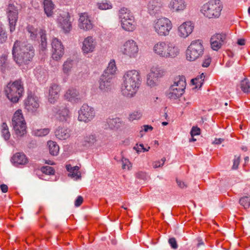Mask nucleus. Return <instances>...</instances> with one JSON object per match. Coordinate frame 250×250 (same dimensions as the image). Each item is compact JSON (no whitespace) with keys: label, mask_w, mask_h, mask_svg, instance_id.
<instances>
[{"label":"nucleus","mask_w":250,"mask_h":250,"mask_svg":"<svg viewBox=\"0 0 250 250\" xmlns=\"http://www.w3.org/2000/svg\"><path fill=\"white\" fill-rule=\"evenodd\" d=\"M12 55L18 65L28 64L35 55V49L33 45L26 41H16L13 46Z\"/></svg>","instance_id":"f257e3e1"},{"label":"nucleus","mask_w":250,"mask_h":250,"mask_svg":"<svg viewBox=\"0 0 250 250\" xmlns=\"http://www.w3.org/2000/svg\"><path fill=\"white\" fill-rule=\"evenodd\" d=\"M141 77L139 72L136 70L125 72L123 77L121 86L122 94L125 97H134L140 86Z\"/></svg>","instance_id":"f03ea898"},{"label":"nucleus","mask_w":250,"mask_h":250,"mask_svg":"<svg viewBox=\"0 0 250 250\" xmlns=\"http://www.w3.org/2000/svg\"><path fill=\"white\" fill-rule=\"evenodd\" d=\"M156 55L163 58H174L179 54V49L173 43L166 42H159L153 48Z\"/></svg>","instance_id":"7ed1b4c3"},{"label":"nucleus","mask_w":250,"mask_h":250,"mask_svg":"<svg viewBox=\"0 0 250 250\" xmlns=\"http://www.w3.org/2000/svg\"><path fill=\"white\" fill-rule=\"evenodd\" d=\"M223 9V4L220 0H209L201 7V12L208 19H217Z\"/></svg>","instance_id":"20e7f679"},{"label":"nucleus","mask_w":250,"mask_h":250,"mask_svg":"<svg viewBox=\"0 0 250 250\" xmlns=\"http://www.w3.org/2000/svg\"><path fill=\"white\" fill-rule=\"evenodd\" d=\"M4 92L7 98L12 103H17L23 93V87L21 80L9 83L4 88Z\"/></svg>","instance_id":"39448f33"},{"label":"nucleus","mask_w":250,"mask_h":250,"mask_svg":"<svg viewBox=\"0 0 250 250\" xmlns=\"http://www.w3.org/2000/svg\"><path fill=\"white\" fill-rule=\"evenodd\" d=\"M12 125L18 137H22L26 133V123L21 110H18L14 113L12 119Z\"/></svg>","instance_id":"423d86ee"},{"label":"nucleus","mask_w":250,"mask_h":250,"mask_svg":"<svg viewBox=\"0 0 250 250\" xmlns=\"http://www.w3.org/2000/svg\"><path fill=\"white\" fill-rule=\"evenodd\" d=\"M204 49L201 41L198 40L193 41L186 51L187 60L189 61H195L203 55Z\"/></svg>","instance_id":"0eeeda50"},{"label":"nucleus","mask_w":250,"mask_h":250,"mask_svg":"<svg viewBox=\"0 0 250 250\" xmlns=\"http://www.w3.org/2000/svg\"><path fill=\"white\" fill-rule=\"evenodd\" d=\"M172 24L171 21L167 18H161L154 21L155 31L161 36H167L172 29Z\"/></svg>","instance_id":"6e6552de"},{"label":"nucleus","mask_w":250,"mask_h":250,"mask_svg":"<svg viewBox=\"0 0 250 250\" xmlns=\"http://www.w3.org/2000/svg\"><path fill=\"white\" fill-rule=\"evenodd\" d=\"M78 113V120L84 123H88L92 121L95 115L94 108L87 104H83Z\"/></svg>","instance_id":"1a4fd4ad"},{"label":"nucleus","mask_w":250,"mask_h":250,"mask_svg":"<svg viewBox=\"0 0 250 250\" xmlns=\"http://www.w3.org/2000/svg\"><path fill=\"white\" fill-rule=\"evenodd\" d=\"M6 13L9 21L10 31L12 33L15 30V26L18 19V10L15 6L10 4L7 8Z\"/></svg>","instance_id":"9d476101"},{"label":"nucleus","mask_w":250,"mask_h":250,"mask_svg":"<svg viewBox=\"0 0 250 250\" xmlns=\"http://www.w3.org/2000/svg\"><path fill=\"white\" fill-rule=\"evenodd\" d=\"M52 111L60 121H67L70 116L69 110L64 104H60L54 106Z\"/></svg>","instance_id":"9b49d317"},{"label":"nucleus","mask_w":250,"mask_h":250,"mask_svg":"<svg viewBox=\"0 0 250 250\" xmlns=\"http://www.w3.org/2000/svg\"><path fill=\"white\" fill-rule=\"evenodd\" d=\"M123 54L130 58L135 57L138 52V47L136 43L132 40L126 41L122 48Z\"/></svg>","instance_id":"f8f14e48"},{"label":"nucleus","mask_w":250,"mask_h":250,"mask_svg":"<svg viewBox=\"0 0 250 250\" xmlns=\"http://www.w3.org/2000/svg\"><path fill=\"white\" fill-rule=\"evenodd\" d=\"M52 58L58 61L64 54V47L61 41L57 38H54L52 42Z\"/></svg>","instance_id":"ddd939ff"},{"label":"nucleus","mask_w":250,"mask_h":250,"mask_svg":"<svg viewBox=\"0 0 250 250\" xmlns=\"http://www.w3.org/2000/svg\"><path fill=\"white\" fill-rule=\"evenodd\" d=\"M226 35L225 33L216 34L210 39L211 48L215 51L218 50L225 42Z\"/></svg>","instance_id":"4468645a"},{"label":"nucleus","mask_w":250,"mask_h":250,"mask_svg":"<svg viewBox=\"0 0 250 250\" xmlns=\"http://www.w3.org/2000/svg\"><path fill=\"white\" fill-rule=\"evenodd\" d=\"M64 97L68 101L76 104L81 102L83 98V94H80L76 89L73 88L66 91Z\"/></svg>","instance_id":"2eb2a0df"},{"label":"nucleus","mask_w":250,"mask_h":250,"mask_svg":"<svg viewBox=\"0 0 250 250\" xmlns=\"http://www.w3.org/2000/svg\"><path fill=\"white\" fill-rule=\"evenodd\" d=\"M70 18L68 13L64 12L62 14H60L58 18V23L65 33L69 32L72 28Z\"/></svg>","instance_id":"dca6fc26"},{"label":"nucleus","mask_w":250,"mask_h":250,"mask_svg":"<svg viewBox=\"0 0 250 250\" xmlns=\"http://www.w3.org/2000/svg\"><path fill=\"white\" fill-rule=\"evenodd\" d=\"M96 46L95 40L91 36L85 38L83 42L82 46L83 52L85 54H88L94 51Z\"/></svg>","instance_id":"f3484780"},{"label":"nucleus","mask_w":250,"mask_h":250,"mask_svg":"<svg viewBox=\"0 0 250 250\" xmlns=\"http://www.w3.org/2000/svg\"><path fill=\"white\" fill-rule=\"evenodd\" d=\"M193 28L194 25L191 21H186L179 27L178 35L182 38H186L192 32Z\"/></svg>","instance_id":"a211bd4d"},{"label":"nucleus","mask_w":250,"mask_h":250,"mask_svg":"<svg viewBox=\"0 0 250 250\" xmlns=\"http://www.w3.org/2000/svg\"><path fill=\"white\" fill-rule=\"evenodd\" d=\"M25 105L29 111L33 112L36 111L40 106L38 97L34 95H29L25 102Z\"/></svg>","instance_id":"6ab92c4d"},{"label":"nucleus","mask_w":250,"mask_h":250,"mask_svg":"<svg viewBox=\"0 0 250 250\" xmlns=\"http://www.w3.org/2000/svg\"><path fill=\"white\" fill-rule=\"evenodd\" d=\"M79 27L84 31L89 30L92 28L93 24L87 13H83L80 15L79 20Z\"/></svg>","instance_id":"aec40b11"},{"label":"nucleus","mask_w":250,"mask_h":250,"mask_svg":"<svg viewBox=\"0 0 250 250\" xmlns=\"http://www.w3.org/2000/svg\"><path fill=\"white\" fill-rule=\"evenodd\" d=\"M111 78L104 74L101 76L99 80V89L103 92H107L111 89Z\"/></svg>","instance_id":"412c9836"},{"label":"nucleus","mask_w":250,"mask_h":250,"mask_svg":"<svg viewBox=\"0 0 250 250\" xmlns=\"http://www.w3.org/2000/svg\"><path fill=\"white\" fill-rule=\"evenodd\" d=\"M72 131L68 128L59 126L55 130L54 133L57 138L61 140L68 139L71 135Z\"/></svg>","instance_id":"4be33fe9"},{"label":"nucleus","mask_w":250,"mask_h":250,"mask_svg":"<svg viewBox=\"0 0 250 250\" xmlns=\"http://www.w3.org/2000/svg\"><path fill=\"white\" fill-rule=\"evenodd\" d=\"M187 6L184 0H171L168 4V8L177 12L184 11Z\"/></svg>","instance_id":"5701e85b"},{"label":"nucleus","mask_w":250,"mask_h":250,"mask_svg":"<svg viewBox=\"0 0 250 250\" xmlns=\"http://www.w3.org/2000/svg\"><path fill=\"white\" fill-rule=\"evenodd\" d=\"M60 88L56 84H52L49 88L48 101L51 104H54L59 97Z\"/></svg>","instance_id":"b1692460"},{"label":"nucleus","mask_w":250,"mask_h":250,"mask_svg":"<svg viewBox=\"0 0 250 250\" xmlns=\"http://www.w3.org/2000/svg\"><path fill=\"white\" fill-rule=\"evenodd\" d=\"M11 162L15 166L24 165L28 163V159L26 155L21 152L15 154L11 158Z\"/></svg>","instance_id":"393cba45"},{"label":"nucleus","mask_w":250,"mask_h":250,"mask_svg":"<svg viewBox=\"0 0 250 250\" xmlns=\"http://www.w3.org/2000/svg\"><path fill=\"white\" fill-rule=\"evenodd\" d=\"M161 5L156 0L150 1L147 5L148 12L150 15L155 16L160 12Z\"/></svg>","instance_id":"a878e982"},{"label":"nucleus","mask_w":250,"mask_h":250,"mask_svg":"<svg viewBox=\"0 0 250 250\" xmlns=\"http://www.w3.org/2000/svg\"><path fill=\"white\" fill-rule=\"evenodd\" d=\"M183 93L184 91H182V89H177L175 87V85H171L167 94V96L170 100H175L179 98Z\"/></svg>","instance_id":"bb28decb"},{"label":"nucleus","mask_w":250,"mask_h":250,"mask_svg":"<svg viewBox=\"0 0 250 250\" xmlns=\"http://www.w3.org/2000/svg\"><path fill=\"white\" fill-rule=\"evenodd\" d=\"M119 16L121 20V21L129 20L131 18L133 19H134V17L130 10L125 7H123L120 10Z\"/></svg>","instance_id":"cd10ccee"},{"label":"nucleus","mask_w":250,"mask_h":250,"mask_svg":"<svg viewBox=\"0 0 250 250\" xmlns=\"http://www.w3.org/2000/svg\"><path fill=\"white\" fill-rule=\"evenodd\" d=\"M172 85H175V87L177 89H182V91L184 92L186 86L185 77L183 76H178L175 77L173 84Z\"/></svg>","instance_id":"c85d7f7f"},{"label":"nucleus","mask_w":250,"mask_h":250,"mask_svg":"<svg viewBox=\"0 0 250 250\" xmlns=\"http://www.w3.org/2000/svg\"><path fill=\"white\" fill-rule=\"evenodd\" d=\"M121 22V25L123 29L127 31H133L135 29L134 19H130L129 20Z\"/></svg>","instance_id":"c756f323"},{"label":"nucleus","mask_w":250,"mask_h":250,"mask_svg":"<svg viewBox=\"0 0 250 250\" xmlns=\"http://www.w3.org/2000/svg\"><path fill=\"white\" fill-rule=\"evenodd\" d=\"M116 70L115 62L114 60L111 61L108 63L106 69L104 71L103 74L108 76L112 78L113 75L114 74Z\"/></svg>","instance_id":"7c9ffc66"},{"label":"nucleus","mask_w":250,"mask_h":250,"mask_svg":"<svg viewBox=\"0 0 250 250\" xmlns=\"http://www.w3.org/2000/svg\"><path fill=\"white\" fill-rule=\"evenodd\" d=\"M47 146L50 154L52 156H57L59 151V146L57 144L53 141H49L47 142Z\"/></svg>","instance_id":"2f4dec72"},{"label":"nucleus","mask_w":250,"mask_h":250,"mask_svg":"<svg viewBox=\"0 0 250 250\" xmlns=\"http://www.w3.org/2000/svg\"><path fill=\"white\" fill-rule=\"evenodd\" d=\"M44 10L48 17L52 16L54 5L51 0H44Z\"/></svg>","instance_id":"473e14b6"},{"label":"nucleus","mask_w":250,"mask_h":250,"mask_svg":"<svg viewBox=\"0 0 250 250\" xmlns=\"http://www.w3.org/2000/svg\"><path fill=\"white\" fill-rule=\"evenodd\" d=\"M96 141L95 135L89 134L84 138L83 145L85 147H89L93 145Z\"/></svg>","instance_id":"72a5a7b5"},{"label":"nucleus","mask_w":250,"mask_h":250,"mask_svg":"<svg viewBox=\"0 0 250 250\" xmlns=\"http://www.w3.org/2000/svg\"><path fill=\"white\" fill-rule=\"evenodd\" d=\"M148 74L159 80V78L163 76L164 71L158 66H153L151 68L150 72Z\"/></svg>","instance_id":"f704fd0d"},{"label":"nucleus","mask_w":250,"mask_h":250,"mask_svg":"<svg viewBox=\"0 0 250 250\" xmlns=\"http://www.w3.org/2000/svg\"><path fill=\"white\" fill-rule=\"evenodd\" d=\"M39 34L40 35L41 39V43L40 44V49L43 52L46 50L47 45L46 35L45 31L43 30H40Z\"/></svg>","instance_id":"c9c22d12"},{"label":"nucleus","mask_w":250,"mask_h":250,"mask_svg":"<svg viewBox=\"0 0 250 250\" xmlns=\"http://www.w3.org/2000/svg\"><path fill=\"white\" fill-rule=\"evenodd\" d=\"M240 87L243 92H250V82L248 79L245 78L241 81Z\"/></svg>","instance_id":"e433bc0d"},{"label":"nucleus","mask_w":250,"mask_h":250,"mask_svg":"<svg viewBox=\"0 0 250 250\" xmlns=\"http://www.w3.org/2000/svg\"><path fill=\"white\" fill-rule=\"evenodd\" d=\"M107 122L109 127L112 129L118 128L120 126L121 123L119 118L109 119Z\"/></svg>","instance_id":"4c0bfd02"},{"label":"nucleus","mask_w":250,"mask_h":250,"mask_svg":"<svg viewBox=\"0 0 250 250\" xmlns=\"http://www.w3.org/2000/svg\"><path fill=\"white\" fill-rule=\"evenodd\" d=\"M2 136L5 140H8L10 137V133L9 131L8 127L6 123H3L1 126Z\"/></svg>","instance_id":"58836bf2"},{"label":"nucleus","mask_w":250,"mask_h":250,"mask_svg":"<svg viewBox=\"0 0 250 250\" xmlns=\"http://www.w3.org/2000/svg\"><path fill=\"white\" fill-rule=\"evenodd\" d=\"M49 131V129L47 128L37 129L33 130L32 134L36 136L43 137L47 135Z\"/></svg>","instance_id":"ea45409f"},{"label":"nucleus","mask_w":250,"mask_h":250,"mask_svg":"<svg viewBox=\"0 0 250 250\" xmlns=\"http://www.w3.org/2000/svg\"><path fill=\"white\" fill-rule=\"evenodd\" d=\"M158 79L148 74L147 76L146 83L151 87L156 86L158 83Z\"/></svg>","instance_id":"a19ab883"},{"label":"nucleus","mask_w":250,"mask_h":250,"mask_svg":"<svg viewBox=\"0 0 250 250\" xmlns=\"http://www.w3.org/2000/svg\"><path fill=\"white\" fill-rule=\"evenodd\" d=\"M73 66V60L70 59H67L63 63V71L64 73H68L71 70Z\"/></svg>","instance_id":"79ce46f5"},{"label":"nucleus","mask_w":250,"mask_h":250,"mask_svg":"<svg viewBox=\"0 0 250 250\" xmlns=\"http://www.w3.org/2000/svg\"><path fill=\"white\" fill-rule=\"evenodd\" d=\"M79 167L75 166L73 167V170L68 174V176L75 179H78L81 177V173L79 171Z\"/></svg>","instance_id":"37998d69"},{"label":"nucleus","mask_w":250,"mask_h":250,"mask_svg":"<svg viewBox=\"0 0 250 250\" xmlns=\"http://www.w3.org/2000/svg\"><path fill=\"white\" fill-rule=\"evenodd\" d=\"M240 204L245 208H247L250 206V196H244L239 200Z\"/></svg>","instance_id":"c03bdc74"},{"label":"nucleus","mask_w":250,"mask_h":250,"mask_svg":"<svg viewBox=\"0 0 250 250\" xmlns=\"http://www.w3.org/2000/svg\"><path fill=\"white\" fill-rule=\"evenodd\" d=\"M97 6L98 8L101 10H107L112 8L111 3L106 1L98 3Z\"/></svg>","instance_id":"a18cd8bd"},{"label":"nucleus","mask_w":250,"mask_h":250,"mask_svg":"<svg viewBox=\"0 0 250 250\" xmlns=\"http://www.w3.org/2000/svg\"><path fill=\"white\" fill-rule=\"evenodd\" d=\"M41 171L47 175H54L55 173V170L52 167L50 166H43L41 167Z\"/></svg>","instance_id":"49530a36"},{"label":"nucleus","mask_w":250,"mask_h":250,"mask_svg":"<svg viewBox=\"0 0 250 250\" xmlns=\"http://www.w3.org/2000/svg\"><path fill=\"white\" fill-rule=\"evenodd\" d=\"M27 31L29 34V36L32 40H35L37 37L36 30L32 26H28L26 28Z\"/></svg>","instance_id":"de8ad7c7"},{"label":"nucleus","mask_w":250,"mask_h":250,"mask_svg":"<svg viewBox=\"0 0 250 250\" xmlns=\"http://www.w3.org/2000/svg\"><path fill=\"white\" fill-rule=\"evenodd\" d=\"M141 114L140 112L136 111L130 114L129 116V120L130 121H133L134 120H137L140 118L141 117Z\"/></svg>","instance_id":"09e8293b"},{"label":"nucleus","mask_w":250,"mask_h":250,"mask_svg":"<svg viewBox=\"0 0 250 250\" xmlns=\"http://www.w3.org/2000/svg\"><path fill=\"white\" fill-rule=\"evenodd\" d=\"M165 158H163L160 161L155 162L153 163V167L154 168L160 167L163 166L166 161Z\"/></svg>","instance_id":"8fccbe9b"},{"label":"nucleus","mask_w":250,"mask_h":250,"mask_svg":"<svg viewBox=\"0 0 250 250\" xmlns=\"http://www.w3.org/2000/svg\"><path fill=\"white\" fill-rule=\"evenodd\" d=\"M7 40V35L4 30L0 28V43L5 42Z\"/></svg>","instance_id":"3c124183"},{"label":"nucleus","mask_w":250,"mask_h":250,"mask_svg":"<svg viewBox=\"0 0 250 250\" xmlns=\"http://www.w3.org/2000/svg\"><path fill=\"white\" fill-rule=\"evenodd\" d=\"M122 168L124 169H129L130 166V163L128 161V159H122Z\"/></svg>","instance_id":"603ef678"},{"label":"nucleus","mask_w":250,"mask_h":250,"mask_svg":"<svg viewBox=\"0 0 250 250\" xmlns=\"http://www.w3.org/2000/svg\"><path fill=\"white\" fill-rule=\"evenodd\" d=\"M168 243L173 249L175 250L177 249L178 245L175 238L172 237L169 238L168 239Z\"/></svg>","instance_id":"864d4df0"},{"label":"nucleus","mask_w":250,"mask_h":250,"mask_svg":"<svg viewBox=\"0 0 250 250\" xmlns=\"http://www.w3.org/2000/svg\"><path fill=\"white\" fill-rule=\"evenodd\" d=\"M200 129L197 126H193L190 131V135L192 137L200 134Z\"/></svg>","instance_id":"5fc2aeb1"},{"label":"nucleus","mask_w":250,"mask_h":250,"mask_svg":"<svg viewBox=\"0 0 250 250\" xmlns=\"http://www.w3.org/2000/svg\"><path fill=\"white\" fill-rule=\"evenodd\" d=\"M210 62L211 58L208 56H206L203 62L202 66L204 67H208L209 65Z\"/></svg>","instance_id":"6e6d98bb"},{"label":"nucleus","mask_w":250,"mask_h":250,"mask_svg":"<svg viewBox=\"0 0 250 250\" xmlns=\"http://www.w3.org/2000/svg\"><path fill=\"white\" fill-rule=\"evenodd\" d=\"M240 156H238L237 158L236 156H235V159L233 160V164L232 167L233 169H236L238 168L240 163Z\"/></svg>","instance_id":"4d7b16f0"},{"label":"nucleus","mask_w":250,"mask_h":250,"mask_svg":"<svg viewBox=\"0 0 250 250\" xmlns=\"http://www.w3.org/2000/svg\"><path fill=\"white\" fill-rule=\"evenodd\" d=\"M143 130H142L140 131V135L141 136H143L142 132L143 131L147 132L149 130H152L153 129V127L151 125H144L143 126Z\"/></svg>","instance_id":"13d9d810"},{"label":"nucleus","mask_w":250,"mask_h":250,"mask_svg":"<svg viewBox=\"0 0 250 250\" xmlns=\"http://www.w3.org/2000/svg\"><path fill=\"white\" fill-rule=\"evenodd\" d=\"M83 202V198L81 196H79L75 201V206L77 207H79Z\"/></svg>","instance_id":"bf43d9fd"},{"label":"nucleus","mask_w":250,"mask_h":250,"mask_svg":"<svg viewBox=\"0 0 250 250\" xmlns=\"http://www.w3.org/2000/svg\"><path fill=\"white\" fill-rule=\"evenodd\" d=\"M199 78H196L195 79H192L191 80V82L192 83V84L193 85H195V88H199L200 87V83H199Z\"/></svg>","instance_id":"052dcab7"},{"label":"nucleus","mask_w":250,"mask_h":250,"mask_svg":"<svg viewBox=\"0 0 250 250\" xmlns=\"http://www.w3.org/2000/svg\"><path fill=\"white\" fill-rule=\"evenodd\" d=\"M0 188L3 193H6L8 191V186L5 184L0 185Z\"/></svg>","instance_id":"680f3d73"},{"label":"nucleus","mask_w":250,"mask_h":250,"mask_svg":"<svg viewBox=\"0 0 250 250\" xmlns=\"http://www.w3.org/2000/svg\"><path fill=\"white\" fill-rule=\"evenodd\" d=\"M176 182H177V183L178 186L180 188H184L187 187V185L183 181H181L180 180L177 179Z\"/></svg>","instance_id":"e2e57ef3"},{"label":"nucleus","mask_w":250,"mask_h":250,"mask_svg":"<svg viewBox=\"0 0 250 250\" xmlns=\"http://www.w3.org/2000/svg\"><path fill=\"white\" fill-rule=\"evenodd\" d=\"M224 139H222V138H218V139L215 138V140L212 142V143L213 144L219 145V144H221L223 142H224Z\"/></svg>","instance_id":"0e129e2a"},{"label":"nucleus","mask_w":250,"mask_h":250,"mask_svg":"<svg viewBox=\"0 0 250 250\" xmlns=\"http://www.w3.org/2000/svg\"><path fill=\"white\" fill-rule=\"evenodd\" d=\"M199 78V84H200V87L199 88H201V86H202V84H203V81H204V79L205 78V75L204 74V73H202L199 77H198Z\"/></svg>","instance_id":"69168bd1"},{"label":"nucleus","mask_w":250,"mask_h":250,"mask_svg":"<svg viewBox=\"0 0 250 250\" xmlns=\"http://www.w3.org/2000/svg\"><path fill=\"white\" fill-rule=\"evenodd\" d=\"M237 43L239 45H244L245 44V40L244 39H238Z\"/></svg>","instance_id":"338daca9"},{"label":"nucleus","mask_w":250,"mask_h":250,"mask_svg":"<svg viewBox=\"0 0 250 250\" xmlns=\"http://www.w3.org/2000/svg\"><path fill=\"white\" fill-rule=\"evenodd\" d=\"M197 240V242H198V243L197 244V246L198 247H200L202 245H204V242H203V241L202 238H198Z\"/></svg>","instance_id":"774afa93"}]
</instances>
